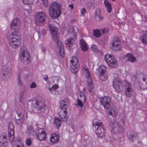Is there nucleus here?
Returning a JSON list of instances; mask_svg holds the SVG:
<instances>
[{
  "label": "nucleus",
  "instance_id": "obj_37",
  "mask_svg": "<svg viewBox=\"0 0 147 147\" xmlns=\"http://www.w3.org/2000/svg\"><path fill=\"white\" fill-rule=\"evenodd\" d=\"M99 74L100 78L102 81L106 80L107 78V76L106 73L100 74Z\"/></svg>",
  "mask_w": 147,
  "mask_h": 147
},
{
  "label": "nucleus",
  "instance_id": "obj_33",
  "mask_svg": "<svg viewBox=\"0 0 147 147\" xmlns=\"http://www.w3.org/2000/svg\"><path fill=\"white\" fill-rule=\"evenodd\" d=\"M74 41V40L73 38H70L65 41V43L67 46L70 47L73 44Z\"/></svg>",
  "mask_w": 147,
  "mask_h": 147
},
{
  "label": "nucleus",
  "instance_id": "obj_36",
  "mask_svg": "<svg viewBox=\"0 0 147 147\" xmlns=\"http://www.w3.org/2000/svg\"><path fill=\"white\" fill-rule=\"evenodd\" d=\"M91 50L96 53H101V51H99L97 48V46L94 45H92L91 47Z\"/></svg>",
  "mask_w": 147,
  "mask_h": 147
},
{
  "label": "nucleus",
  "instance_id": "obj_7",
  "mask_svg": "<svg viewBox=\"0 0 147 147\" xmlns=\"http://www.w3.org/2000/svg\"><path fill=\"white\" fill-rule=\"evenodd\" d=\"M93 129L97 136L100 138H103L105 136V131L103 126L100 121L93 123Z\"/></svg>",
  "mask_w": 147,
  "mask_h": 147
},
{
  "label": "nucleus",
  "instance_id": "obj_32",
  "mask_svg": "<svg viewBox=\"0 0 147 147\" xmlns=\"http://www.w3.org/2000/svg\"><path fill=\"white\" fill-rule=\"evenodd\" d=\"M105 6L107 8V12L110 13L112 9L111 3L107 0H105L104 1Z\"/></svg>",
  "mask_w": 147,
  "mask_h": 147
},
{
  "label": "nucleus",
  "instance_id": "obj_38",
  "mask_svg": "<svg viewBox=\"0 0 147 147\" xmlns=\"http://www.w3.org/2000/svg\"><path fill=\"white\" fill-rule=\"evenodd\" d=\"M95 18H99L100 20L103 19L102 16L100 15V11L99 9H97L96 10Z\"/></svg>",
  "mask_w": 147,
  "mask_h": 147
},
{
  "label": "nucleus",
  "instance_id": "obj_22",
  "mask_svg": "<svg viewBox=\"0 0 147 147\" xmlns=\"http://www.w3.org/2000/svg\"><path fill=\"white\" fill-rule=\"evenodd\" d=\"M37 136L38 139L40 140H45L46 139V133L44 130L41 128L38 129Z\"/></svg>",
  "mask_w": 147,
  "mask_h": 147
},
{
  "label": "nucleus",
  "instance_id": "obj_46",
  "mask_svg": "<svg viewBox=\"0 0 147 147\" xmlns=\"http://www.w3.org/2000/svg\"><path fill=\"white\" fill-rule=\"evenodd\" d=\"M42 1L44 6L46 7H47L49 4L48 0H42Z\"/></svg>",
  "mask_w": 147,
  "mask_h": 147
},
{
  "label": "nucleus",
  "instance_id": "obj_18",
  "mask_svg": "<svg viewBox=\"0 0 147 147\" xmlns=\"http://www.w3.org/2000/svg\"><path fill=\"white\" fill-rule=\"evenodd\" d=\"M107 113L110 115L115 117L117 114V112L116 108L112 105L106 109Z\"/></svg>",
  "mask_w": 147,
  "mask_h": 147
},
{
  "label": "nucleus",
  "instance_id": "obj_40",
  "mask_svg": "<svg viewBox=\"0 0 147 147\" xmlns=\"http://www.w3.org/2000/svg\"><path fill=\"white\" fill-rule=\"evenodd\" d=\"M140 39L143 44H147V38L145 36L143 35L141 36Z\"/></svg>",
  "mask_w": 147,
  "mask_h": 147
},
{
  "label": "nucleus",
  "instance_id": "obj_50",
  "mask_svg": "<svg viewBox=\"0 0 147 147\" xmlns=\"http://www.w3.org/2000/svg\"><path fill=\"white\" fill-rule=\"evenodd\" d=\"M108 31V29L107 28H106L102 30V34L106 33Z\"/></svg>",
  "mask_w": 147,
  "mask_h": 147
},
{
  "label": "nucleus",
  "instance_id": "obj_26",
  "mask_svg": "<svg viewBox=\"0 0 147 147\" xmlns=\"http://www.w3.org/2000/svg\"><path fill=\"white\" fill-rule=\"evenodd\" d=\"M59 140V136L58 135L55 134H52L50 138V142L53 144L57 142Z\"/></svg>",
  "mask_w": 147,
  "mask_h": 147
},
{
  "label": "nucleus",
  "instance_id": "obj_43",
  "mask_svg": "<svg viewBox=\"0 0 147 147\" xmlns=\"http://www.w3.org/2000/svg\"><path fill=\"white\" fill-rule=\"evenodd\" d=\"M23 3L26 4H32L33 0H22Z\"/></svg>",
  "mask_w": 147,
  "mask_h": 147
},
{
  "label": "nucleus",
  "instance_id": "obj_54",
  "mask_svg": "<svg viewBox=\"0 0 147 147\" xmlns=\"http://www.w3.org/2000/svg\"><path fill=\"white\" fill-rule=\"evenodd\" d=\"M69 7L71 8V10H72L74 7V4H71L69 5Z\"/></svg>",
  "mask_w": 147,
  "mask_h": 147
},
{
  "label": "nucleus",
  "instance_id": "obj_56",
  "mask_svg": "<svg viewBox=\"0 0 147 147\" xmlns=\"http://www.w3.org/2000/svg\"><path fill=\"white\" fill-rule=\"evenodd\" d=\"M40 49H41V50L43 52H44L45 51V49L44 47H41L40 48Z\"/></svg>",
  "mask_w": 147,
  "mask_h": 147
},
{
  "label": "nucleus",
  "instance_id": "obj_30",
  "mask_svg": "<svg viewBox=\"0 0 147 147\" xmlns=\"http://www.w3.org/2000/svg\"><path fill=\"white\" fill-rule=\"evenodd\" d=\"M59 115L63 120H66L67 118L66 109H61Z\"/></svg>",
  "mask_w": 147,
  "mask_h": 147
},
{
  "label": "nucleus",
  "instance_id": "obj_28",
  "mask_svg": "<svg viewBox=\"0 0 147 147\" xmlns=\"http://www.w3.org/2000/svg\"><path fill=\"white\" fill-rule=\"evenodd\" d=\"M80 44L82 50L84 51H86L88 50V48L87 44L86 43L85 40L83 39L80 40Z\"/></svg>",
  "mask_w": 147,
  "mask_h": 147
},
{
  "label": "nucleus",
  "instance_id": "obj_17",
  "mask_svg": "<svg viewBox=\"0 0 147 147\" xmlns=\"http://www.w3.org/2000/svg\"><path fill=\"white\" fill-rule=\"evenodd\" d=\"M122 60L123 62L129 61L132 62H134L136 61V59L132 53H127L123 57Z\"/></svg>",
  "mask_w": 147,
  "mask_h": 147
},
{
  "label": "nucleus",
  "instance_id": "obj_13",
  "mask_svg": "<svg viewBox=\"0 0 147 147\" xmlns=\"http://www.w3.org/2000/svg\"><path fill=\"white\" fill-rule=\"evenodd\" d=\"M112 49L115 51H119L122 48L120 39L118 37L114 38L111 43Z\"/></svg>",
  "mask_w": 147,
  "mask_h": 147
},
{
  "label": "nucleus",
  "instance_id": "obj_23",
  "mask_svg": "<svg viewBox=\"0 0 147 147\" xmlns=\"http://www.w3.org/2000/svg\"><path fill=\"white\" fill-rule=\"evenodd\" d=\"M3 76L6 78H8L11 76V70L10 68L4 67L3 68Z\"/></svg>",
  "mask_w": 147,
  "mask_h": 147
},
{
  "label": "nucleus",
  "instance_id": "obj_52",
  "mask_svg": "<svg viewBox=\"0 0 147 147\" xmlns=\"http://www.w3.org/2000/svg\"><path fill=\"white\" fill-rule=\"evenodd\" d=\"M65 28V24L64 23H63L61 25V30H62V29H63V30H64V32H65V30L64 28Z\"/></svg>",
  "mask_w": 147,
  "mask_h": 147
},
{
  "label": "nucleus",
  "instance_id": "obj_47",
  "mask_svg": "<svg viewBox=\"0 0 147 147\" xmlns=\"http://www.w3.org/2000/svg\"><path fill=\"white\" fill-rule=\"evenodd\" d=\"M34 33L32 32L31 34H28V38H30L32 40L34 39Z\"/></svg>",
  "mask_w": 147,
  "mask_h": 147
},
{
  "label": "nucleus",
  "instance_id": "obj_12",
  "mask_svg": "<svg viewBox=\"0 0 147 147\" xmlns=\"http://www.w3.org/2000/svg\"><path fill=\"white\" fill-rule=\"evenodd\" d=\"M48 27L51 34V36L53 41L56 42L59 40L58 32L57 28L52 24H49Z\"/></svg>",
  "mask_w": 147,
  "mask_h": 147
},
{
  "label": "nucleus",
  "instance_id": "obj_44",
  "mask_svg": "<svg viewBox=\"0 0 147 147\" xmlns=\"http://www.w3.org/2000/svg\"><path fill=\"white\" fill-rule=\"evenodd\" d=\"M58 86L56 84L53 86L51 88H48V89L50 91H51L52 90H55L57 88Z\"/></svg>",
  "mask_w": 147,
  "mask_h": 147
},
{
  "label": "nucleus",
  "instance_id": "obj_5",
  "mask_svg": "<svg viewBox=\"0 0 147 147\" xmlns=\"http://www.w3.org/2000/svg\"><path fill=\"white\" fill-rule=\"evenodd\" d=\"M109 124L111 128V132L113 133H117L118 131H121L124 126V122L123 120L117 123L116 120H112L110 121Z\"/></svg>",
  "mask_w": 147,
  "mask_h": 147
},
{
  "label": "nucleus",
  "instance_id": "obj_41",
  "mask_svg": "<svg viewBox=\"0 0 147 147\" xmlns=\"http://www.w3.org/2000/svg\"><path fill=\"white\" fill-rule=\"evenodd\" d=\"M77 28L76 27H71L68 30V32L69 33H71L73 34L75 32L76 30H77Z\"/></svg>",
  "mask_w": 147,
  "mask_h": 147
},
{
  "label": "nucleus",
  "instance_id": "obj_11",
  "mask_svg": "<svg viewBox=\"0 0 147 147\" xmlns=\"http://www.w3.org/2000/svg\"><path fill=\"white\" fill-rule=\"evenodd\" d=\"M70 70L72 73L76 74L79 69L77 58L76 57H72L70 60Z\"/></svg>",
  "mask_w": 147,
  "mask_h": 147
},
{
  "label": "nucleus",
  "instance_id": "obj_27",
  "mask_svg": "<svg viewBox=\"0 0 147 147\" xmlns=\"http://www.w3.org/2000/svg\"><path fill=\"white\" fill-rule=\"evenodd\" d=\"M136 82H134V84L137 86L138 88H140L142 89H147V83L144 82L142 84H141L138 81L137 79H136Z\"/></svg>",
  "mask_w": 147,
  "mask_h": 147
},
{
  "label": "nucleus",
  "instance_id": "obj_51",
  "mask_svg": "<svg viewBox=\"0 0 147 147\" xmlns=\"http://www.w3.org/2000/svg\"><path fill=\"white\" fill-rule=\"evenodd\" d=\"M46 30L45 29H43L42 31V34L43 36H44L46 34Z\"/></svg>",
  "mask_w": 147,
  "mask_h": 147
},
{
  "label": "nucleus",
  "instance_id": "obj_45",
  "mask_svg": "<svg viewBox=\"0 0 147 147\" xmlns=\"http://www.w3.org/2000/svg\"><path fill=\"white\" fill-rule=\"evenodd\" d=\"M25 143L28 146H30L32 144V141L30 138H28L26 141Z\"/></svg>",
  "mask_w": 147,
  "mask_h": 147
},
{
  "label": "nucleus",
  "instance_id": "obj_34",
  "mask_svg": "<svg viewBox=\"0 0 147 147\" xmlns=\"http://www.w3.org/2000/svg\"><path fill=\"white\" fill-rule=\"evenodd\" d=\"M27 135H33L36 134V132L34 131V129L32 127H30L28 128L26 131Z\"/></svg>",
  "mask_w": 147,
  "mask_h": 147
},
{
  "label": "nucleus",
  "instance_id": "obj_9",
  "mask_svg": "<svg viewBox=\"0 0 147 147\" xmlns=\"http://www.w3.org/2000/svg\"><path fill=\"white\" fill-rule=\"evenodd\" d=\"M17 114L16 123L21 125L24 123L25 120L28 117L27 113L24 110H20L17 111Z\"/></svg>",
  "mask_w": 147,
  "mask_h": 147
},
{
  "label": "nucleus",
  "instance_id": "obj_8",
  "mask_svg": "<svg viewBox=\"0 0 147 147\" xmlns=\"http://www.w3.org/2000/svg\"><path fill=\"white\" fill-rule=\"evenodd\" d=\"M34 18L36 24L37 26H41L45 22L47 16L43 11L38 12L35 15Z\"/></svg>",
  "mask_w": 147,
  "mask_h": 147
},
{
  "label": "nucleus",
  "instance_id": "obj_39",
  "mask_svg": "<svg viewBox=\"0 0 147 147\" xmlns=\"http://www.w3.org/2000/svg\"><path fill=\"white\" fill-rule=\"evenodd\" d=\"M93 34L96 37H99L101 35L100 31L99 30H94Z\"/></svg>",
  "mask_w": 147,
  "mask_h": 147
},
{
  "label": "nucleus",
  "instance_id": "obj_58",
  "mask_svg": "<svg viewBox=\"0 0 147 147\" xmlns=\"http://www.w3.org/2000/svg\"><path fill=\"white\" fill-rule=\"evenodd\" d=\"M145 34L147 35V31H146L145 32Z\"/></svg>",
  "mask_w": 147,
  "mask_h": 147
},
{
  "label": "nucleus",
  "instance_id": "obj_14",
  "mask_svg": "<svg viewBox=\"0 0 147 147\" xmlns=\"http://www.w3.org/2000/svg\"><path fill=\"white\" fill-rule=\"evenodd\" d=\"M99 100L102 103L104 108L106 109L112 105L111 102L110 97L105 96L99 98Z\"/></svg>",
  "mask_w": 147,
  "mask_h": 147
},
{
  "label": "nucleus",
  "instance_id": "obj_59",
  "mask_svg": "<svg viewBox=\"0 0 147 147\" xmlns=\"http://www.w3.org/2000/svg\"><path fill=\"white\" fill-rule=\"evenodd\" d=\"M146 21H147V19L146 20Z\"/></svg>",
  "mask_w": 147,
  "mask_h": 147
},
{
  "label": "nucleus",
  "instance_id": "obj_24",
  "mask_svg": "<svg viewBox=\"0 0 147 147\" xmlns=\"http://www.w3.org/2000/svg\"><path fill=\"white\" fill-rule=\"evenodd\" d=\"M62 124V121L61 119L57 117H55L53 121V125L57 129L59 128Z\"/></svg>",
  "mask_w": 147,
  "mask_h": 147
},
{
  "label": "nucleus",
  "instance_id": "obj_21",
  "mask_svg": "<svg viewBox=\"0 0 147 147\" xmlns=\"http://www.w3.org/2000/svg\"><path fill=\"white\" fill-rule=\"evenodd\" d=\"M69 102V100L67 98H64L61 100L60 105L61 109H67L68 107Z\"/></svg>",
  "mask_w": 147,
  "mask_h": 147
},
{
  "label": "nucleus",
  "instance_id": "obj_2",
  "mask_svg": "<svg viewBox=\"0 0 147 147\" xmlns=\"http://www.w3.org/2000/svg\"><path fill=\"white\" fill-rule=\"evenodd\" d=\"M47 109V107L44 100H36L33 109L30 112L32 113L42 116Z\"/></svg>",
  "mask_w": 147,
  "mask_h": 147
},
{
  "label": "nucleus",
  "instance_id": "obj_29",
  "mask_svg": "<svg viewBox=\"0 0 147 147\" xmlns=\"http://www.w3.org/2000/svg\"><path fill=\"white\" fill-rule=\"evenodd\" d=\"M77 95L78 98L83 101V102L85 103L86 102V98L84 93L82 91L79 90L77 92Z\"/></svg>",
  "mask_w": 147,
  "mask_h": 147
},
{
  "label": "nucleus",
  "instance_id": "obj_3",
  "mask_svg": "<svg viewBox=\"0 0 147 147\" xmlns=\"http://www.w3.org/2000/svg\"><path fill=\"white\" fill-rule=\"evenodd\" d=\"M61 4L58 2L54 1L50 5L49 8V15L52 18H57L61 14Z\"/></svg>",
  "mask_w": 147,
  "mask_h": 147
},
{
  "label": "nucleus",
  "instance_id": "obj_20",
  "mask_svg": "<svg viewBox=\"0 0 147 147\" xmlns=\"http://www.w3.org/2000/svg\"><path fill=\"white\" fill-rule=\"evenodd\" d=\"M59 49V53L62 58H64L65 56V51L63 44L59 40L55 42Z\"/></svg>",
  "mask_w": 147,
  "mask_h": 147
},
{
  "label": "nucleus",
  "instance_id": "obj_48",
  "mask_svg": "<svg viewBox=\"0 0 147 147\" xmlns=\"http://www.w3.org/2000/svg\"><path fill=\"white\" fill-rule=\"evenodd\" d=\"M81 13L82 15L84 16L86 13V9L84 8H83L81 10Z\"/></svg>",
  "mask_w": 147,
  "mask_h": 147
},
{
  "label": "nucleus",
  "instance_id": "obj_1",
  "mask_svg": "<svg viewBox=\"0 0 147 147\" xmlns=\"http://www.w3.org/2000/svg\"><path fill=\"white\" fill-rule=\"evenodd\" d=\"M112 86L117 92H121L123 90L124 87H125V93L127 97H131L133 94V90L130 83L126 80L122 82L119 77L114 78Z\"/></svg>",
  "mask_w": 147,
  "mask_h": 147
},
{
  "label": "nucleus",
  "instance_id": "obj_25",
  "mask_svg": "<svg viewBox=\"0 0 147 147\" xmlns=\"http://www.w3.org/2000/svg\"><path fill=\"white\" fill-rule=\"evenodd\" d=\"M107 65L108 66L111 68L116 67L118 66V61L114 57Z\"/></svg>",
  "mask_w": 147,
  "mask_h": 147
},
{
  "label": "nucleus",
  "instance_id": "obj_35",
  "mask_svg": "<svg viewBox=\"0 0 147 147\" xmlns=\"http://www.w3.org/2000/svg\"><path fill=\"white\" fill-rule=\"evenodd\" d=\"M106 70V67L105 66L101 65H100L99 69V74L106 73L105 72Z\"/></svg>",
  "mask_w": 147,
  "mask_h": 147
},
{
  "label": "nucleus",
  "instance_id": "obj_4",
  "mask_svg": "<svg viewBox=\"0 0 147 147\" xmlns=\"http://www.w3.org/2000/svg\"><path fill=\"white\" fill-rule=\"evenodd\" d=\"M9 41L11 46L14 48H17L21 42V37L19 31L14 32L10 35Z\"/></svg>",
  "mask_w": 147,
  "mask_h": 147
},
{
  "label": "nucleus",
  "instance_id": "obj_19",
  "mask_svg": "<svg viewBox=\"0 0 147 147\" xmlns=\"http://www.w3.org/2000/svg\"><path fill=\"white\" fill-rule=\"evenodd\" d=\"M7 135L4 134L0 136V147H5L7 144Z\"/></svg>",
  "mask_w": 147,
  "mask_h": 147
},
{
  "label": "nucleus",
  "instance_id": "obj_57",
  "mask_svg": "<svg viewBox=\"0 0 147 147\" xmlns=\"http://www.w3.org/2000/svg\"><path fill=\"white\" fill-rule=\"evenodd\" d=\"M83 92L84 93V92H85L86 91V89L85 88H83Z\"/></svg>",
  "mask_w": 147,
  "mask_h": 147
},
{
  "label": "nucleus",
  "instance_id": "obj_42",
  "mask_svg": "<svg viewBox=\"0 0 147 147\" xmlns=\"http://www.w3.org/2000/svg\"><path fill=\"white\" fill-rule=\"evenodd\" d=\"M80 99H78L77 100V105L78 106H79L81 107H83V103H84Z\"/></svg>",
  "mask_w": 147,
  "mask_h": 147
},
{
  "label": "nucleus",
  "instance_id": "obj_10",
  "mask_svg": "<svg viewBox=\"0 0 147 147\" xmlns=\"http://www.w3.org/2000/svg\"><path fill=\"white\" fill-rule=\"evenodd\" d=\"M20 57L21 62L24 64H26L30 63V57L26 48L21 49Z\"/></svg>",
  "mask_w": 147,
  "mask_h": 147
},
{
  "label": "nucleus",
  "instance_id": "obj_16",
  "mask_svg": "<svg viewBox=\"0 0 147 147\" xmlns=\"http://www.w3.org/2000/svg\"><path fill=\"white\" fill-rule=\"evenodd\" d=\"M14 126L11 123H9L8 129V137L9 141L12 142L14 140Z\"/></svg>",
  "mask_w": 147,
  "mask_h": 147
},
{
  "label": "nucleus",
  "instance_id": "obj_53",
  "mask_svg": "<svg viewBox=\"0 0 147 147\" xmlns=\"http://www.w3.org/2000/svg\"><path fill=\"white\" fill-rule=\"evenodd\" d=\"M43 78L44 80L47 81L48 80V78L47 75H45L43 76Z\"/></svg>",
  "mask_w": 147,
  "mask_h": 147
},
{
  "label": "nucleus",
  "instance_id": "obj_15",
  "mask_svg": "<svg viewBox=\"0 0 147 147\" xmlns=\"http://www.w3.org/2000/svg\"><path fill=\"white\" fill-rule=\"evenodd\" d=\"M21 26V22L19 19L16 18L12 20L11 24V30H15L14 32L18 31Z\"/></svg>",
  "mask_w": 147,
  "mask_h": 147
},
{
  "label": "nucleus",
  "instance_id": "obj_31",
  "mask_svg": "<svg viewBox=\"0 0 147 147\" xmlns=\"http://www.w3.org/2000/svg\"><path fill=\"white\" fill-rule=\"evenodd\" d=\"M114 57L112 55L107 53L104 56V59L107 64Z\"/></svg>",
  "mask_w": 147,
  "mask_h": 147
},
{
  "label": "nucleus",
  "instance_id": "obj_6",
  "mask_svg": "<svg viewBox=\"0 0 147 147\" xmlns=\"http://www.w3.org/2000/svg\"><path fill=\"white\" fill-rule=\"evenodd\" d=\"M83 71L84 76L87 78V87L88 89V91L91 94H92L91 92L93 93L94 90L90 72L87 67L86 66L83 67Z\"/></svg>",
  "mask_w": 147,
  "mask_h": 147
},
{
  "label": "nucleus",
  "instance_id": "obj_55",
  "mask_svg": "<svg viewBox=\"0 0 147 147\" xmlns=\"http://www.w3.org/2000/svg\"><path fill=\"white\" fill-rule=\"evenodd\" d=\"M18 83L19 86H20L22 85V83L21 82V80L20 79H18Z\"/></svg>",
  "mask_w": 147,
  "mask_h": 147
},
{
  "label": "nucleus",
  "instance_id": "obj_49",
  "mask_svg": "<svg viewBox=\"0 0 147 147\" xmlns=\"http://www.w3.org/2000/svg\"><path fill=\"white\" fill-rule=\"evenodd\" d=\"M37 87V85L34 82H32L31 84L30 88H35Z\"/></svg>",
  "mask_w": 147,
  "mask_h": 147
}]
</instances>
